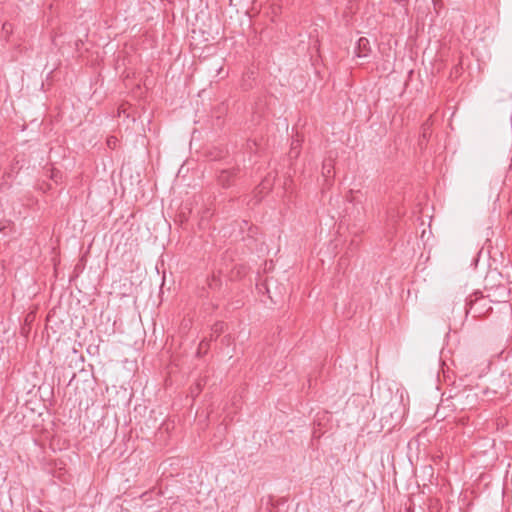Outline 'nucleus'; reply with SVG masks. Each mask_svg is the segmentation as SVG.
I'll list each match as a JSON object with an SVG mask.
<instances>
[{
  "label": "nucleus",
  "mask_w": 512,
  "mask_h": 512,
  "mask_svg": "<svg viewBox=\"0 0 512 512\" xmlns=\"http://www.w3.org/2000/svg\"><path fill=\"white\" fill-rule=\"evenodd\" d=\"M371 52L370 42L366 37H360L356 43L355 55L358 58H367Z\"/></svg>",
  "instance_id": "obj_1"
},
{
  "label": "nucleus",
  "mask_w": 512,
  "mask_h": 512,
  "mask_svg": "<svg viewBox=\"0 0 512 512\" xmlns=\"http://www.w3.org/2000/svg\"><path fill=\"white\" fill-rule=\"evenodd\" d=\"M234 176V169H224L219 172L217 178L220 185H222L223 187H229Z\"/></svg>",
  "instance_id": "obj_2"
},
{
  "label": "nucleus",
  "mask_w": 512,
  "mask_h": 512,
  "mask_svg": "<svg viewBox=\"0 0 512 512\" xmlns=\"http://www.w3.org/2000/svg\"><path fill=\"white\" fill-rule=\"evenodd\" d=\"M207 281H208V287L212 291H216L222 285L220 278L218 276H216L215 274H213L211 276V278H208Z\"/></svg>",
  "instance_id": "obj_3"
},
{
  "label": "nucleus",
  "mask_w": 512,
  "mask_h": 512,
  "mask_svg": "<svg viewBox=\"0 0 512 512\" xmlns=\"http://www.w3.org/2000/svg\"><path fill=\"white\" fill-rule=\"evenodd\" d=\"M2 30L3 32L6 34V35H9L12 33V30H13V27H12V24L9 23V22H5L3 25H2Z\"/></svg>",
  "instance_id": "obj_4"
},
{
  "label": "nucleus",
  "mask_w": 512,
  "mask_h": 512,
  "mask_svg": "<svg viewBox=\"0 0 512 512\" xmlns=\"http://www.w3.org/2000/svg\"><path fill=\"white\" fill-rule=\"evenodd\" d=\"M223 327H224V323L223 322H218L214 325L213 327V331L219 335L222 331H223Z\"/></svg>",
  "instance_id": "obj_5"
},
{
  "label": "nucleus",
  "mask_w": 512,
  "mask_h": 512,
  "mask_svg": "<svg viewBox=\"0 0 512 512\" xmlns=\"http://www.w3.org/2000/svg\"><path fill=\"white\" fill-rule=\"evenodd\" d=\"M422 128H423L422 137H423L424 139H426V138H427V134H428V131H427V130H428V125H427V124H424Z\"/></svg>",
  "instance_id": "obj_6"
},
{
  "label": "nucleus",
  "mask_w": 512,
  "mask_h": 512,
  "mask_svg": "<svg viewBox=\"0 0 512 512\" xmlns=\"http://www.w3.org/2000/svg\"><path fill=\"white\" fill-rule=\"evenodd\" d=\"M116 142V139L115 138H109L107 143H108V146L111 147V144H114Z\"/></svg>",
  "instance_id": "obj_7"
},
{
  "label": "nucleus",
  "mask_w": 512,
  "mask_h": 512,
  "mask_svg": "<svg viewBox=\"0 0 512 512\" xmlns=\"http://www.w3.org/2000/svg\"><path fill=\"white\" fill-rule=\"evenodd\" d=\"M116 142V139L115 138H109L107 143H108V146L111 147V144H114Z\"/></svg>",
  "instance_id": "obj_8"
}]
</instances>
